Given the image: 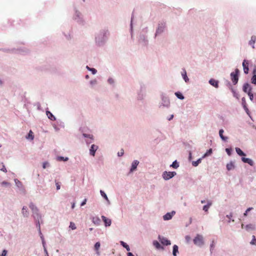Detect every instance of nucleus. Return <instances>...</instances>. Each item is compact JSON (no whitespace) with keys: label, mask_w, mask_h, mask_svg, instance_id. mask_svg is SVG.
Wrapping results in <instances>:
<instances>
[{"label":"nucleus","mask_w":256,"mask_h":256,"mask_svg":"<svg viewBox=\"0 0 256 256\" xmlns=\"http://www.w3.org/2000/svg\"><path fill=\"white\" fill-rule=\"evenodd\" d=\"M56 190H59L60 188V184L59 182H56Z\"/></svg>","instance_id":"nucleus-45"},{"label":"nucleus","mask_w":256,"mask_h":256,"mask_svg":"<svg viewBox=\"0 0 256 256\" xmlns=\"http://www.w3.org/2000/svg\"><path fill=\"white\" fill-rule=\"evenodd\" d=\"M194 242L199 246H202L204 244L203 236L202 235L197 234L194 239Z\"/></svg>","instance_id":"nucleus-1"},{"label":"nucleus","mask_w":256,"mask_h":256,"mask_svg":"<svg viewBox=\"0 0 256 256\" xmlns=\"http://www.w3.org/2000/svg\"><path fill=\"white\" fill-rule=\"evenodd\" d=\"M98 148V146H96L94 144H92L90 148V154L92 156H94L95 152L97 150Z\"/></svg>","instance_id":"nucleus-7"},{"label":"nucleus","mask_w":256,"mask_h":256,"mask_svg":"<svg viewBox=\"0 0 256 256\" xmlns=\"http://www.w3.org/2000/svg\"><path fill=\"white\" fill-rule=\"evenodd\" d=\"M100 244L99 242H97L96 243L95 245H94V249L96 250V253L97 254H99V252H98V250L100 248Z\"/></svg>","instance_id":"nucleus-22"},{"label":"nucleus","mask_w":256,"mask_h":256,"mask_svg":"<svg viewBox=\"0 0 256 256\" xmlns=\"http://www.w3.org/2000/svg\"><path fill=\"white\" fill-rule=\"evenodd\" d=\"M175 214V212L173 211L172 212H168L165 215L163 216V218L165 220H170L174 214Z\"/></svg>","instance_id":"nucleus-5"},{"label":"nucleus","mask_w":256,"mask_h":256,"mask_svg":"<svg viewBox=\"0 0 256 256\" xmlns=\"http://www.w3.org/2000/svg\"><path fill=\"white\" fill-rule=\"evenodd\" d=\"M224 131L222 129H221L219 131V134H220V138L223 140H227V138L226 137H225L223 135V133H224Z\"/></svg>","instance_id":"nucleus-19"},{"label":"nucleus","mask_w":256,"mask_h":256,"mask_svg":"<svg viewBox=\"0 0 256 256\" xmlns=\"http://www.w3.org/2000/svg\"><path fill=\"white\" fill-rule=\"evenodd\" d=\"M30 208L32 210L33 212L36 213L38 212V209L32 203H31L30 204Z\"/></svg>","instance_id":"nucleus-16"},{"label":"nucleus","mask_w":256,"mask_h":256,"mask_svg":"<svg viewBox=\"0 0 256 256\" xmlns=\"http://www.w3.org/2000/svg\"><path fill=\"white\" fill-rule=\"evenodd\" d=\"M102 218L104 222V224L106 226H110L112 223V221L110 219L106 218V216H102Z\"/></svg>","instance_id":"nucleus-8"},{"label":"nucleus","mask_w":256,"mask_h":256,"mask_svg":"<svg viewBox=\"0 0 256 256\" xmlns=\"http://www.w3.org/2000/svg\"><path fill=\"white\" fill-rule=\"evenodd\" d=\"M120 244L122 246H123V247H124V248H126V250L128 251H130V246L124 242H122V241H121L120 242Z\"/></svg>","instance_id":"nucleus-23"},{"label":"nucleus","mask_w":256,"mask_h":256,"mask_svg":"<svg viewBox=\"0 0 256 256\" xmlns=\"http://www.w3.org/2000/svg\"><path fill=\"white\" fill-rule=\"evenodd\" d=\"M182 76H183L184 79V80L186 82H187L188 80V78L186 76V70L184 72V73H182Z\"/></svg>","instance_id":"nucleus-30"},{"label":"nucleus","mask_w":256,"mask_h":256,"mask_svg":"<svg viewBox=\"0 0 256 256\" xmlns=\"http://www.w3.org/2000/svg\"><path fill=\"white\" fill-rule=\"evenodd\" d=\"M243 226H244V224H242V228H243Z\"/></svg>","instance_id":"nucleus-60"},{"label":"nucleus","mask_w":256,"mask_h":256,"mask_svg":"<svg viewBox=\"0 0 256 256\" xmlns=\"http://www.w3.org/2000/svg\"><path fill=\"white\" fill-rule=\"evenodd\" d=\"M58 158L60 160H64V161H66V160H68V158H64V157H62V156Z\"/></svg>","instance_id":"nucleus-49"},{"label":"nucleus","mask_w":256,"mask_h":256,"mask_svg":"<svg viewBox=\"0 0 256 256\" xmlns=\"http://www.w3.org/2000/svg\"><path fill=\"white\" fill-rule=\"evenodd\" d=\"M242 160L244 163L248 164L251 166H252L254 164L252 160L248 158H242Z\"/></svg>","instance_id":"nucleus-11"},{"label":"nucleus","mask_w":256,"mask_h":256,"mask_svg":"<svg viewBox=\"0 0 256 256\" xmlns=\"http://www.w3.org/2000/svg\"><path fill=\"white\" fill-rule=\"evenodd\" d=\"M160 242L162 244L166 246L170 245L171 244L169 240L164 238L161 239Z\"/></svg>","instance_id":"nucleus-14"},{"label":"nucleus","mask_w":256,"mask_h":256,"mask_svg":"<svg viewBox=\"0 0 256 256\" xmlns=\"http://www.w3.org/2000/svg\"><path fill=\"white\" fill-rule=\"evenodd\" d=\"M239 73V70L238 68H236L234 72H232L230 74V77L231 80L234 84H237L238 80V74Z\"/></svg>","instance_id":"nucleus-2"},{"label":"nucleus","mask_w":256,"mask_h":256,"mask_svg":"<svg viewBox=\"0 0 256 256\" xmlns=\"http://www.w3.org/2000/svg\"><path fill=\"white\" fill-rule=\"evenodd\" d=\"M256 36H252L251 37V40L249 42V44L252 46V48H254V44L256 42Z\"/></svg>","instance_id":"nucleus-13"},{"label":"nucleus","mask_w":256,"mask_h":256,"mask_svg":"<svg viewBox=\"0 0 256 256\" xmlns=\"http://www.w3.org/2000/svg\"><path fill=\"white\" fill-rule=\"evenodd\" d=\"M48 164V162H44L42 164V168H46Z\"/></svg>","instance_id":"nucleus-46"},{"label":"nucleus","mask_w":256,"mask_h":256,"mask_svg":"<svg viewBox=\"0 0 256 256\" xmlns=\"http://www.w3.org/2000/svg\"><path fill=\"white\" fill-rule=\"evenodd\" d=\"M173 118H174V115H172V114L171 115L170 118L168 119V120H172Z\"/></svg>","instance_id":"nucleus-54"},{"label":"nucleus","mask_w":256,"mask_h":256,"mask_svg":"<svg viewBox=\"0 0 256 256\" xmlns=\"http://www.w3.org/2000/svg\"><path fill=\"white\" fill-rule=\"evenodd\" d=\"M212 152V150L210 148L204 154V156L211 154Z\"/></svg>","instance_id":"nucleus-41"},{"label":"nucleus","mask_w":256,"mask_h":256,"mask_svg":"<svg viewBox=\"0 0 256 256\" xmlns=\"http://www.w3.org/2000/svg\"><path fill=\"white\" fill-rule=\"evenodd\" d=\"M226 168L228 170H230L234 168V165L232 162H230L229 164H228L226 165Z\"/></svg>","instance_id":"nucleus-25"},{"label":"nucleus","mask_w":256,"mask_h":256,"mask_svg":"<svg viewBox=\"0 0 256 256\" xmlns=\"http://www.w3.org/2000/svg\"><path fill=\"white\" fill-rule=\"evenodd\" d=\"M0 170L5 172H7L6 169L3 162L0 163Z\"/></svg>","instance_id":"nucleus-26"},{"label":"nucleus","mask_w":256,"mask_h":256,"mask_svg":"<svg viewBox=\"0 0 256 256\" xmlns=\"http://www.w3.org/2000/svg\"><path fill=\"white\" fill-rule=\"evenodd\" d=\"M253 208H248L246 212H250V210H252Z\"/></svg>","instance_id":"nucleus-50"},{"label":"nucleus","mask_w":256,"mask_h":256,"mask_svg":"<svg viewBox=\"0 0 256 256\" xmlns=\"http://www.w3.org/2000/svg\"><path fill=\"white\" fill-rule=\"evenodd\" d=\"M124 154V150L123 149H122L120 152H118V155L119 156H123Z\"/></svg>","instance_id":"nucleus-39"},{"label":"nucleus","mask_w":256,"mask_h":256,"mask_svg":"<svg viewBox=\"0 0 256 256\" xmlns=\"http://www.w3.org/2000/svg\"><path fill=\"white\" fill-rule=\"evenodd\" d=\"M70 228H71L72 230H76V228L74 223L73 222H70Z\"/></svg>","instance_id":"nucleus-36"},{"label":"nucleus","mask_w":256,"mask_h":256,"mask_svg":"<svg viewBox=\"0 0 256 256\" xmlns=\"http://www.w3.org/2000/svg\"><path fill=\"white\" fill-rule=\"evenodd\" d=\"M27 138H30L31 140H33L34 138V135H33V132L32 130H30L29 133H28V136L26 137Z\"/></svg>","instance_id":"nucleus-31"},{"label":"nucleus","mask_w":256,"mask_h":256,"mask_svg":"<svg viewBox=\"0 0 256 256\" xmlns=\"http://www.w3.org/2000/svg\"><path fill=\"white\" fill-rule=\"evenodd\" d=\"M87 68L92 72V74H94L96 72V70L94 68H90L88 66H86Z\"/></svg>","instance_id":"nucleus-35"},{"label":"nucleus","mask_w":256,"mask_h":256,"mask_svg":"<svg viewBox=\"0 0 256 256\" xmlns=\"http://www.w3.org/2000/svg\"><path fill=\"white\" fill-rule=\"evenodd\" d=\"M247 214H248L247 212H245L244 214V215L245 216H247Z\"/></svg>","instance_id":"nucleus-56"},{"label":"nucleus","mask_w":256,"mask_h":256,"mask_svg":"<svg viewBox=\"0 0 256 256\" xmlns=\"http://www.w3.org/2000/svg\"><path fill=\"white\" fill-rule=\"evenodd\" d=\"M201 202H202V204H204V202H205V200H202L201 201Z\"/></svg>","instance_id":"nucleus-58"},{"label":"nucleus","mask_w":256,"mask_h":256,"mask_svg":"<svg viewBox=\"0 0 256 256\" xmlns=\"http://www.w3.org/2000/svg\"><path fill=\"white\" fill-rule=\"evenodd\" d=\"M248 64H248V60H244L243 61L242 66H243V68H244V72L246 74H248V70H249Z\"/></svg>","instance_id":"nucleus-4"},{"label":"nucleus","mask_w":256,"mask_h":256,"mask_svg":"<svg viewBox=\"0 0 256 256\" xmlns=\"http://www.w3.org/2000/svg\"><path fill=\"white\" fill-rule=\"evenodd\" d=\"M253 76L251 79L252 84H256V66H254V68L252 71Z\"/></svg>","instance_id":"nucleus-6"},{"label":"nucleus","mask_w":256,"mask_h":256,"mask_svg":"<svg viewBox=\"0 0 256 256\" xmlns=\"http://www.w3.org/2000/svg\"><path fill=\"white\" fill-rule=\"evenodd\" d=\"M236 153L240 156H245L246 154L241 150L240 148H236Z\"/></svg>","instance_id":"nucleus-15"},{"label":"nucleus","mask_w":256,"mask_h":256,"mask_svg":"<svg viewBox=\"0 0 256 256\" xmlns=\"http://www.w3.org/2000/svg\"><path fill=\"white\" fill-rule=\"evenodd\" d=\"M179 165L178 163L176 162V161H174L172 162V164L170 165V166L172 167L173 168H176L178 167Z\"/></svg>","instance_id":"nucleus-27"},{"label":"nucleus","mask_w":256,"mask_h":256,"mask_svg":"<svg viewBox=\"0 0 256 256\" xmlns=\"http://www.w3.org/2000/svg\"><path fill=\"white\" fill-rule=\"evenodd\" d=\"M245 228L247 230H254L255 226H254V224H247Z\"/></svg>","instance_id":"nucleus-20"},{"label":"nucleus","mask_w":256,"mask_h":256,"mask_svg":"<svg viewBox=\"0 0 256 256\" xmlns=\"http://www.w3.org/2000/svg\"><path fill=\"white\" fill-rule=\"evenodd\" d=\"M242 104L243 106V107H244V109L246 111H248V108L246 106V100H245L244 98H242Z\"/></svg>","instance_id":"nucleus-24"},{"label":"nucleus","mask_w":256,"mask_h":256,"mask_svg":"<svg viewBox=\"0 0 256 256\" xmlns=\"http://www.w3.org/2000/svg\"><path fill=\"white\" fill-rule=\"evenodd\" d=\"M7 254V251L4 250L2 251V254L0 256H6Z\"/></svg>","instance_id":"nucleus-44"},{"label":"nucleus","mask_w":256,"mask_h":256,"mask_svg":"<svg viewBox=\"0 0 256 256\" xmlns=\"http://www.w3.org/2000/svg\"><path fill=\"white\" fill-rule=\"evenodd\" d=\"M209 83L215 88H217L218 86V82L214 79H210L209 80Z\"/></svg>","instance_id":"nucleus-12"},{"label":"nucleus","mask_w":256,"mask_h":256,"mask_svg":"<svg viewBox=\"0 0 256 256\" xmlns=\"http://www.w3.org/2000/svg\"><path fill=\"white\" fill-rule=\"evenodd\" d=\"M22 213L24 214V216H28V211L26 210V208L23 207L22 209Z\"/></svg>","instance_id":"nucleus-32"},{"label":"nucleus","mask_w":256,"mask_h":256,"mask_svg":"<svg viewBox=\"0 0 256 256\" xmlns=\"http://www.w3.org/2000/svg\"><path fill=\"white\" fill-rule=\"evenodd\" d=\"M176 172H164L162 174V178L165 180H168L172 177H174L175 175H176Z\"/></svg>","instance_id":"nucleus-3"},{"label":"nucleus","mask_w":256,"mask_h":256,"mask_svg":"<svg viewBox=\"0 0 256 256\" xmlns=\"http://www.w3.org/2000/svg\"><path fill=\"white\" fill-rule=\"evenodd\" d=\"M201 160H202V159L201 158H199L196 161H194L192 162V165L194 166H196L201 162Z\"/></svg>","instance_id":"nucleus-28"},{"label":"nucleus","mask_w":256,"mask_h":256,"mask_svg":"<svg viewBox=\"0 0 256 256\" xmlns=\"http://www.w3.org/2000/svg\"><path fill=\"white\" fill-rule=\"evenodd\" d=\"M243 90L248 94V92L252 91V88L248 84H245L243 86Z\"/></svg>","instance_id":"nucleus-9"},{"label":"nucleus","mask_w":256,"mask_h":256,"mask_svg":"<svg viewBox=\"0 0 256 256\" xmlns=\"http://www.w3.org/2000/svg\"><path fill=\"white\" fill-rule=\"evenodd\" d=\"M214 246H215V242H214V240H213L212 241V244H210V250L211 252H212V250H213L214 248Z\"/></svg>","instance_id":"nucleus-34"},{"label":"nucleus","mask_w":256,"mask_h":256,"mask_svg":"<svg viewBox=\"0 0 256 256\" xmlns=\"http://www.w3.org/2000/svg\"><path fill=\"white\" fill-rule=\"evenodd\" d=\"M86 201H87V200L86 198H85L84 200L82 202V204H80L81 206H84V204H86Z\"/></svg>","instance_id":"nucleus-48"},{"label":"nucleus","mask_w":256,"mask_h":256,"mask_svg":"<svg viewBox=\"0 0 256 256\" xmlns=\"http://www.w3.org/2000/svg\"><path fill=\"white\" fill-rule=\"evenodd\" d=\"M46 115L48 118L52 120H56L55 117L54 116V115L49 111H46Z\"/></svg>","instance_id":"nucleus-17"},{"label":"nucleus","mask_w":256,"mask_h":256,"mask_svg":"<svg viewBox=\"0 0 256 256\" xmlns=\"http://www.w3.org/2000/svg\"><path fill=\"white\" fill-rule=\"evenodd\" d=\"M74 206H75V204H74H74H72V208H74Z\"/></svg>","instance_id":"nucleus-57"},{"label":"nucleus","mask_w":256,"mask_h":256,"mask_svg":"<svg viewBox=\"0 0 256 256\" xmlns=\"http://www.w3.org/2000/svg\"><path fill=\"white\" fill-rule=\"evenodd\" d=\"M100 194L106 200L108 201V198L106 196V194L104 193V192L102 190H100Z\"/></svg>","instance_id":"nucleus-29"},{"label":"nucleus","mask_w":256,"mask_h":256,"mask_svg":"<svg viewBox=\"0 0 256 256\" xmlns=\"http://www.w3.org/2000/svg\"><path fill=\"white\" fill-rule=\"evenodd\" d=\"M138 164H139V162L138 160H134L132 163V167H131L130 172H132L134 170H136Z\"/></svg>","instance_id":"nucleus-10"},{"label":"nucleus","mask_w":256,"mask_h":256,"mask_svg":"<svg viewBox=\"0 0 256 256\" xmlns=\"http://www.w3.org/2000/svg\"><path fill=\"white\" fill-rule=\"evenodd\" d=\"M2 184L4 186H9L10 185V184L8 182H2Z\"/></svg>","instance_id":"nucleus-42"},{"label":"nucleus","mask_w":256,"mask_h":256,"mask_svg":"<svg viewBox=\"0 0 256 256\" xmlns=\"http://www.w3.org/2000/svg\"><path fill=\"white\" fill-rule=\"evenodd\" d=\"M83 136H84V137H88L90 138H92V135H90V134H83Z\"/></svg>","instance_id":"nucleus-47"},{"label":"nucleus","mask_w":256,"mask_h":256,"mask_svg":"<svg viewBox=\"0 0 256 256\" xmlns=\"http://www.w3.org/2000/svg\"><path fill=\"white\" fill-rule=\"evenodd\" d=\"M227 216L228 218H230V217H232V214H230V215H227V216Z\"/></svg>","instance_id":"nucleus-55"},{"label":"nucleus","mask_w":256,"mask_h":256,"mask_svg":"<svg viewBox=\"0 0 256 256\" xmlns=\"http://www.w3.org/2000/svg\"><path fill=\"white\" fill-rule=\"evenodd\" d=\"M252 237H253V239L251 241L250 244H256V238H255L254 236H253Z\"/></svg>","instance_id":"nucleus-40"},{"label":"nucleus","mask_w":256,"mask_h":256,"mask_svg":"<svg viewBox=\"0 0 256 256\" xmlns=\"http://www.w3.org/2000/svg\"><path fill=\"white\" fill-rule=\"evenodd\" d=\"M178 252V246L176 245H174L173 246V250H172V254L174 256H176L177 254V253Z\"/></svg>","instance_id":"nucleus-18"},{"label":"nucleus","mask_w":256,"mask_h":256,"mask_svg":"<svg viewBox=\"0 0 256 256\" xmlns=\"http://www.w3.org/2000/svg\"><path fill=\"white\" fill-rule=\"evenodd\" d=\"M175 94L176 96L180 100H183L184 98V96H182V94L180 92H176Z\"/></svg>","instance_id":"nucleus-33"},{"label":"nucleus","mask_w":256,"mask_h":256,"mask_svg":"<svg viewBox=\"0 0 256 256\" xmlns=\"http://www.w3.org/2000/svg\"><path fill=\"white\" fill-rule=\"evenodd\" d=\"M212 202H208V204L206 205H205L203 207V210L206 212L208 211V208H210V206L212 205Z\"/></svg>","instance_id":"nucleus-21"},{"label":"nucleus","mask_w":256,"mask_h":256,"mask_svg":"<svg viewBox=\"0 0 256 256\" xmlns=\"http://www.w3.org/2000/svg\"><path fill=\"white\" fill-rule=\"evenodd\" d=\"M248 95L250 100H253V98H254V96H253V94L252 93V91L248 92Z\"/></svg>","instance_id":"nucleus-37"},{"label":"nucleus","mask_w":256,"mask_h":256,"mask_svg":"<svg viewBox=\"0 0 256 256\" xmlns=\"http://www.w3.org/2000/svg\"><path fill=\"white\" fill-rule=\"evenodd\" d=\"M162 32V30H161L160 28H158L157 30H156V34H158V32Z\"/></svg>","instance_id":"nucleus-52"},{"label":"nucleus","mask_w":256,"mask_h":256,"mask_svg":"<svg viewBox=\"0 0 256 256\" xmlns=\"http://www.w3.org/2000/svg\"><path fill=\"white\" fill-rule=\"evenodd\" d=\"M186 239L188 242L190 240V238L189 236H186Z\"/></svg>","instance_id":"nucleus-51"},{"label":"nucleus","mask_w":256,"mask_h":256,"mask_svg":"<svg viewBox=\"0 0 256 256\" xmlns=\"http://www.w3.org/2000/svg\"><path fill=\"white\" fill-rule=\"evenodd\" d=\"M108 82H109L110 83H111V82H112V80L111 79H109V80H108Z\"/></svg>","instance_id":"nucleus-59"},{"label":"nucleus","mask_w":256,"mask_h":256,"mask_svg":"<svg viewBox=\"0 0 256 256\" xmlns=\"http://www.w3.org/2000/svg\"><path fill=\"white\" fill-rule=\"evenodd\" d=\"M226 150L227 152V154H228V156H230L231 155V150L230 149V148H226Z\"/></svg>","instance_id":"nucleus-43"},{"label":"nucleus","mask_w":256,"mask_h":256,"mask_svg":"<svg viewBox=\"0 0 256 256\" xmlns=\"http://www.w3.org/2000/svg\"><path fill=\"white\" fill-rule=\"evenodd\" d=\"M154 244L158 248H160V244L157 241H154Z\"/></svg>","instance_id":"nucleus-38"},{"label":"nucleus","mask_w":256,"mask_h":256,"mask_svg":"<svg viewBox=\"0 0 256 256\" xmlns=\"http://www.w3.org/2000/svg\"><path fill=\"white\" fill-rule=\"evenodd\" d=\"M128 256H134L132 252H128Z\"/></svg>","instance_id":"nucleus-53"}]
</instances>
